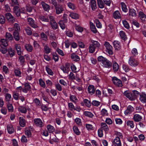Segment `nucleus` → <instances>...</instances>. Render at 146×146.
<instances>
[{"label":"nucleus","instance_id":"nucleus-1","mask_svg":"<svg viewBox=\"0 0 146 146\" xmlns=\"http://www.w3.org/2000/svg\"><path fill=\"white\" fill-rule=\"evenodd\" d=\"M48 17L52 28L54 30L57 29L58 27V25L54 20V17L52 16L48 15Z\"/></svg>","mask_w":146,"mask_h":146},{"label":"nucleus","instance_id":"nucleus-2","mask_svg":"<svg viewBox=\"0 0 146 146\" xmlns=\"http://www.w3.org/2000/svg\"><path fill=\"white\" fill-rule=\"evenodd\" d=\"M128 63L132 66H136L139 64V62L134 57L131 56L129 59Z\"/></svg>","mask_w":146,"mask_h":146},{"label":"nucleus","instance_id":"nucleus-3","mask_svg":"<svg viewBox=\"0 0 146 146\" xmlns=\"http://www.w3.org/2000/svg\"><path fill=\"white\" fill-rule=\"evenodd\" d=\"M28 24L31 27L34 28H38V26L36 22L31 17L28 18Z\"/></svg>","mask_w":146,"mask_h":146},{"label":"nucleus","instance_id":"nucleus-4","mask_svg":"<svg viewBox=\"0 0 146 146\" xmlns=\"http://www.w3.org/2000/svg\"><path fill=\"white\" fill-rule=\"evenodd\" d=\"M104 45L107 50L108 53L110 55L112 54L113 53L112 50L113 48L109 43L108 42L106 41L105 42Z\"/></svg>","mask_w":146,"mask_h":146},{"label":"nucleus","instance_id":"nucleus-5","mask_svg":"<svg viewBox=\"0 0 146 146\" xmlns=\"http://www.w3.org/2000/svg\"><path fill=\"white\" fill-rule=\"evenodd\" d=\"M124 95L128 99L131 101L135 100L136 99L133 94L132 92H130L129 91H126L124 92Z\"/></svg>","mask_w":146,"mask_h":146},{"label":"nucleus","instance_id":"nucleus-6","mask_svg":"<svg viewBox=\"0 0 146 146\" xmlns=\"http://www.w3.org/2000/svg\"><path fill=\"white\" fill-rule=\"evenodd\" d=\"M113 83L115 85L119 87H121L122 84L121 81L115 77H113L112 78Z\"/></svg>","mask_w":146,"mask_h":146},{"label":"nucleus","instance_id":"nucleus-7","mask_svg":"<svg viewBox=\"0 0 146 146\" xmlns=\"http://www.w3.org/2000/svg\"><path fill=\"white\" fill-rule=\"evenodd\" d=\"M55 13L57 15L62 13L64 11L63 6L59 4H58V5L55 7Z\"/></svg>","mask_w":146,"mask_h":146},{"label":"nucleus","instance_id":"nucleus-8","mask_svg":"<svg viewBox=\"0 0 146 146\" xmlns=\"http://www.w3.org/2000/svg\"><path fill=\"white\" fill-rule=\"evenodd\" d=\"M28 106L26 104L23 106H19L18 108L19 111L23 113H26L27 112V110L28 109Z\"/></svg>","mask_w":146,"mask_h":146},{"label":"nucleus","instance_id":"nucleus-9","mask_svg":"<svg viewBox=\"0 0 146 146\" xmlns=\"http://www.w3.org/2000/svg\"><path fill=\"white\" fill-rule=\"evenodd\" d=\"M35 125L37 126L41 127L43 126V123L41 119L35 118L34 119Z\"/></svg>","mask_w":146,"mask_h":146},{"label":"nucleus","instance_id":"nucleus-10","mask_svg":"<svg viewBox=\"0 0 146 146\" xmlns=\"http://www.w3.org/2000/svg\"><path fill=\"white\" fill-rule=\"evenodd\" d=\"M13 12L17 17H20L21 11L19 7L17 6H15L13 8Z\"/></svg>","mask_w":146,"mask_h":146},{"label":"nucleus","instance_id":"nucleus-11","mask_svg":"<svg viewBox=\"0 0 146 146\" xmlns=\"http://www.w3.org/2000/svg\"><path fill=\"white\" fill-rule=\"evenodd\" d=\"M134 110V108L132 106L129 105L127 106L126 110L124 111V113L126 115H128L133 112Z\"/></svg>","mask_w":146,"mask_h":146},{"label":"nucleus","instance_id":"nucleus-12","mask_svg":"<svg viewBox=\"0 0 146 146\" xmlns=\"http://www.w3.org/2000/svg\"><path fill=\"white\" fill-rule=\"evenodd\" d=\"M31 90V86L29 83L25 84L24 88L22 89L23 92L24 93H27L29 91Z\"/></svg>","mask_w":146,"mask_h":146},{"label":"nucleus","instance_id":"nucleus-13","mask_svg":"<svg viewBox=\"0 0 146 146\" xmlns=\"http://www.w3.org/2000/svg\"><path fill=\"white\" fill-rule=\"evenodd\" d=\"M5 16L6 19L9 21H11L13 22H15V19L14 17L10 13H6Z\"/></svg>","mask_w":146,"mask_h":146},{"label":"nucleus","instance_id":"nucleus-14","mask_svg":"<svg viewBox=\"0 0 146 146\" xmlns=\"http://www.w3.org/2000/svg\"><path fill=\"white\" fill-rule=\"evenodd\" d=\"M7 131L8 133L11 134L14 133L15 129L13 126L11 124H9L7 125Z\"/></svg>","mask_w":146,"mask_h":146},{"label":"nucleus","instance_id":"nucleus-15","mask_svg":"<svg viewBox=\"0 0 146 146\" xmlns=\"http://www.w3.org/2000/svg\"><path fill=\"white\" fill-rule=\"evenodd\" d=\"M112 64L111 62L107 59L102 65V66L105 68H110L111 67Z\"/></svg>","mask_w":146,"mask_h":146},{"label":"nucleus","instance_id":"nucleus-16","mask_svg":"<svg viewBox=\"0 0 146 146\" xmlns=\"http://www.w3.org/2000/svg\"><path fill=\"white\" fill-rule=\"evenodd\" d=\"M113 143L115 146H121L120 138L118 137H116L114 139Z\"/></svg>","mask_w":146,"mask_h":146},{"label":"nucleus","instance_id":"nucleus-17","mask_svg":"<svg viewBox=\"0 0 146 146\" xmlns=\"http://www.w3.org/2000/svg\"><path fill=\"white\" fill-rule=\"evenodd\" d=\"M139 100L142 103H146V94L142 93L139 95Z\"/></svg>","mask_w":146,"mask_h":146},{"label":"nucleus","instance_id":"nucleus-18","mask_svg":"<svg viewBox=\"0 0 146 146\" xmlns=\"http://www.w3.org/2000/svg\"><path fill=\"white\" fill-rule=\"evenodd\" d=\"M113 17L115 19H120L121 18V15L119 11L116 10L113 12Z\"/></svg>","mask_w":146,"mask_h":146},{"label":"nucleus","instance_id":"nucleus-19","mask_svg":"<svg viewBox=\"0 0 146 146\" xmlns=\"http://www.w3.org/2000/svg\"><path fill=\"white\" fill-rule=\"evenodd\" d=\"M27 123V121L22 117H19V124L22 127H24Z\"/></svg>","mask_w":146,"mask_h":146},{"label":"nucleus","instance_id":"nucleus-20","mask_svg":"<svg viewBox=\"0 0 146 146\" xmlns=\"http://www.w3.org/2000/svg\"><path fill=\"white\" fill-rule=\"evenodd\" d=\"M113 44L115 49L119 50L121 48L120 42L117 40H115L113 42Z\"/></svg>","mask_w":146,"mask_h":146},{"label":"nucleus","instance_id":"nucleus-21","mask_svg":"<svg viewBox=\"0 0 146 146\" xmlns=\"http://www.w3.org/2000/svg\"><path fill=\"white\" fill-rule=\"evenodd\" d=\"M41 4L44 10L46 11H48L50 9V6L49 5L45 3L43 1L41 2Z\"/></svg>","mask_w":146,"mask_h":146},{"label":"nucleus","instance_id":"nucleus-22","mask_svg":"<svg viewBox=\"0 0 146 146\" xmlns=\"http://www.w3.org/2000/svg\"><path fill=\"white\" fill-rule=\"evenodd\" d=\"M133 119L135 122L140 121L142 119V117L140 115L136 114L133 115Z\"/></svg>","mask_w":146,"mask_h":146},{"label":"nucleus","instance_id":"nucleus-23","mask_svg":"<svg viewBox=\"0 0 146 146\" xmlns=\"http://www.w3.org/2000/svg\"><path fill=\"white\" fill-rule=\"evenodd\" d=\"M5 101L7 103H10V101L13 100L11 95L9 94L5 95Z\"/></svg>","mask_w":146,"mask_h":146},{"label":"nucleus","instance_id":"nucleus-24","mask_svg":"<svg viewBox=\"0 0 146 146\" xmlns=\"http://www.w3.org/2000/svg\"><path fill=\"white\" fill-rule=\"evenodd\" d=\"M88 90L89 93L91 94H93L95 92V88L93 85L89 86L88 87Z\"/></svg>","mask_w":146,"mask_h":146},{"label":"nucleus","instance_id":"nucleus-25","mask_svg":"<svg viewBox=\"0 0 146 146\" xmlns=\"http://www.w3.org/2000/svg\"><path fill=\"white\" fill-rule=\"evenodd\" d=\"M101 128H100V129H102V130H104L106 132L108 131V127L105 123L104 122L102 123L101 124Z\"/></svg>","mask_w":146,"mask_h":146},{"label":"nucleus","instance_id":"nucleus-26","mask_svg":"<svg viewBox=\"0 0 146 146\" xmlns=\"http://www.w3.org/2000/svg\"><path fill=\"white\" fill-rule=\"evenodd\" d=\"M90 4L91 8L93 11L95 10L97 8L96 1L95 0H92L90 1Z\"/></svg>","mask_w":146,"mask_h":146},{"label":"nucleus","instance_id":"nucleus-27","mask_svg":"<svg viewBox=\"0 0 146 146\" xmlns=\"http://www.w3.org/2000/svg\"><path fill=\"white\" fill-rule=\"evenodd\" d=\"M136 110L137 112L143 113L144 111V108L143 106H137L136 107Z\"/></svg>","mask_w":146,"mask_h":146},{"label":"nucleus","instance_id":"nucleus-28","mask_svg":"<svg viewBox=\"0 0 146 146\" xmlns=\"http://www.w3.org/2000/svg\"><path fill=\"white\" fill-rule=\"evenodd\" d=\"M46 128L47 130L50 133H52L54 131L55 128L54 127L50 124L46 126Z\"/></svg>","mask_w":146,"mask_h":146},{"label":"nucleus","instance_id":"nucleus-29","mask_svg":"<svg viewBox=\"0 0 146 146\" xmlns=\"http://www.w3.org/2000/svg\"><path fill=\"white\" fill-rule=\"evenodd\" d=\"M129 15L133 17H135L137 16L136 11L133 9H130L129 10Z\"/></svg>","mask_w":146,"mask_h":146},{"label":"nucleus","instance_id":"nucleus-30","mask_svg":"<svg viewBox=\"0 0 146 146\" xmlns=\"http://www.w3.org/2000/svg\"><path fill=\"white\" fill-rule=\"evenodd\" d=\"M139 15L140 18L143 21H145L146 16L143 12L139 11Z\"/></svg>","mask_w":146,"mask_h":146},{"label":"nucleus","instance_id":"nucleus-31","mask_svg":"<svg viewBox=\"0 0 146 146\" xmlns=\"http://www.w3.org/2000/svg\"><path fill=\"white\" fill-rule=\"evenodd\" d=\"M44 46V51L46 54H49L51 52V49L49 47L47 44L44 45V44H43Z\"/></svg>","mask_w":146,"mask_h":146},{"label":"nucleus","instance_id":"nucleus-32","mask_svg":"<svg viewBox=\"0 0 146 146\" xmlns=\"http://www.w3.org/2000/svg\"><path fill=\"white\" fill-rule=\"evenodd\" d=\"M13 28L14 29V32H20V27L19 24L15 23L14 25Z\"/></svg>","mask_w":146,"mask_h":146},{"label":"nucleus","instance_id":"nucleus-33","mask_svg":"<svg viewBox=\"0 0 146 146\" xmlns=\"http://www.w3.org/2000/svg\"><path fill=\"white\" fill-rule=\"evenodd\" d=\"M70 101L74 103H76L78 101V99L75 95H70Z\"/></svg>","mask_w":146,"mask_h":146},{"label":"nucleus","instance_id":"nucleus-34","mask_svg":"<svg viewBox=\"0 0 146 146\" xmlns=\"http://www.w3.org/2000/svg\"><path fill=\"white\" fill-rule=\"evenodd\" d=\"M25 49L28 52H31L33 50V46L29 44H26L25 45Z\"/></svg>","mask_w":146,"mask_h":146},{"label":"nucleus","instance_id":"nucleus-35","mask_svg":"<svg viewBox=\"0 0 146 146\" xmlns=\"http://www.w3.org/2000/svg\"><path fill=\"white\" fill-rule=\"evenodd\" d=\"M33 102L35 104L36 106L38 107L41 106V102L37 98H35L33 100Z\"/></svg>","mask_w":146,"mask_h":146},{"label":"nucleus","instance_id":"nucleus-36","mask_svg":"<svg viewBox=\"0 0 146 146\" xmlns=\"http://www.w3.org/2000/svg\"><path fill=\"white\" fill-rule=\"evenodd\" d=\"M98 5L100 8L103 9L104 8L105 4L102 0H97Z\"/></svg>","mask_w":146,"mask_h":146},{"label":"nucleus","instance_id":"nucleus-37","mask_svg":"<svg viewBox=\"0 0 146 146\" xmlns=\"http://www.w3.org/2000/svg\"><path fill=\"white\" fill-rule=\"evenodd\" d=\"M5 37L8 40H11L13 39L12 35L10 33L7 32L5 34Z\"/></svg>","mask_w":146,"mask_h":146},{"label":"nucleus","instance_id":"nucleus-38","mask_svg":"<svg viewBox=\"0 0 146 146\" xmlns=\"http://www.w3.org/2000/svg\"><path fill=\"white\" fill-rule=\"evenodd\" d=\"M69 16L72 19H78L79 18V15L78 14L74 13H70L69 15Z\"/></svg>","mask_w":146,"mask_h":146},{"label":"nucleus","instance_id":"nucleus-39","mask_svg":"<svg viewBox=\"0 0 146 146\" xmlns=\"http://www.w3.org/2000/svg\"><path fill=\"white\" fill-rule=\"evenodd\" d=\"M71 58L74 61H78L80 59L79 56L74 53L71 54Z\"/></svg>","mask_w":146,"mask_h":146},{"label":"nucleus","instance_id":"nucleus-40","mask_svg":"<svg viewBox=\"0 0 146 146\" xmlns=\"http://www.w3.org/2000/svg\"><path fill=\"white\" fill-rule=\"evenodd\" d=\"M19 94L17 92L14 91L13 93V97L15 100H18L19 97Z\"/></svg>","mask_w":146,"mask_h":146},{"label":"nucleus","instance_id":"nucleus-41","mask_svg":"<svg viewBox=\"0 0 146 146\" xmlns=\"http://www.w3.org/2000/svg\"><path fill=\"white\" fill-rule=\"evenodd\" d=\"M90 25L92 31L94 33H96L97 31L95 25H94L93 23L92 22H90Z\"/></svg>","mask_w":146,"mask_h":146},{"label":"nucleus","instance_id":"nucleus-42","mask_svg":"<svg viewBox=\"0 0 146 146\" xmlns=\"http://www.w3.org/2000/svg\"><path fill=\"white\" fill-rule=\"evenodd\" d=\"M14 73L16 76L19 77L21 76V72L19 69H15Z\"/></svg>","mask_w":146,"mask_h":146},{"label":"nucleus","instance_id":"nucleus-43","mask_svg":"<svg viewBox=\"0 0 146 146\" xmlns=\"http://www.w3.org/2000/svg\"><path fill=\"white\" fill-rule=\"evenodd\" d=\"M106 59L107 58L102 56H100L98 57V61L101 63L102 65Z\"/></svg>","mask_w":146,"mask_h":146},{"label":"nucleus","instance_id":"nucleus-44","mask_svg":"<svg viewBox=\"0 0 146 146\" xmlns=\"http://www.w3.org/2000/svg\"><path fill=\"white\" fill-rule=\"evenodd\" d=\"M91 42L93 44L94 46L96 48H98L100 46V43L97 41L93 40H91Z\"/></svg>","mask_w":146,"mask_h":146},{"label":"nucleus","instance_id":"nucleus-45","mask_svg":"<svg viewBox=\"0 0 146 146\" xmlns=\"http://www.w3.org/2000/svg\"><path fill=\"white\" fill-rule=\"evenodd\" d=\"M119 35L121 38L122 39L124 40H125L127 39V37L126 35H125V33L122 31H120L119 33Z\"/></svg>","mask_w":146,"mask_h":146},{"label":"nucleus","instance_id":"nucleus-46","mask_svg":"<svg viewBox=\"0 0 146 146\" xmlns=\"http://www.w3.org/2000/svg\"><path fill=\"white\" fill-rule=\"evenodd\" d=\"M7 43V40L5 39H1L0 40V44L4 47H6L8 46Z\"/></svg>","mask_w":146,"mask_h":146},{"label":"nucleus","instance_id":"nucleus-47","mask_svg":"<svg viewBox=\"0 0 146 146\" xmlns=\"http://www.w3.org/2000/svg\"><path fill=\"white\" fill-rule=\"evenodd\" d=\"M7 108L9 112H12L13 111L14 109L13 105L10 103H7Z\"/></svg>","mask_w":146,"mask_h":146},{"label":"nucleus","instance_id":"nucleus-48","mask_svg":"<svg viewBox=\"0 0 146 146\" xmlns=\"http://www.w3.org/2000/svg\"><path fill=\"white\" fill-rule=\"evenodd\" d=\"M67 5L68 7L72 10H74L76 9V7L75 5L72 3L68 2L67 3Z\"/></svg>","mask_w":146,"mask_h":146},{"label":"nucleus","instance_id":"nucleus-49","mask_svg":"<svg viewBox=\"0 0 146 146\" xmlns=\"http://www.w3.org/2000/svg\"><path fill=\"white\" fill-rule=\"evenodd\" d=\"M121 5L123 11L125 12H127L128 11V9L125 3L124 2H121Z\"/></svg>","mask_w":146,"mask_h":146},{"label":"nucleus","instance_id":"nucleus-50","mask_svg":"<svg viewBox=\"0 0 146 146\" xmlns=\"http://www.w3.org/2000/svg\"><path fill=\"white\" fill-rule=\"evenodd\" d=\"M19 32H14L13 33L14 37L15 40L17 41H19L20 39Z\"/></svg>","mask_w":146,"mask_h":146},{"label":"nucleus","instance_id":"nucleus-51","mask_svg":"<svg viewBox=\"0 0 146 146\" xmlns=\"http://www.w3.org/2000/svg\"><path fill=\"white\" fill-rule=\"evenodd\" d=\"M73 129L74 132L77 135H79L80 133V132L78 127L76 126H74L73 127Z\"/></svg>","mask_w":146,"mask_h":146},{"label":"nucleus","instance_id":"nucleus-52","mask_svg":"<svg viewBox=\"0 0 146 146\" xmlns=\"http://www.w3.org/2000/svg\"><path fill=\"white\" fill-rule=\"evenodd\" d=\"M48 16L47 17L44 16H40L39 18L42 21L48 22L49 21V19H48Z\"/></svg>","mask_w":146,"mask_h":146},{"label":"nucleus","instance_id":"nucleus-53","mask_svg":"<svg viewBox=\"0 0 146 146\" xmlns=\"http://www.w3.org/2000/svg\"><path fill=\"white\" fill-rule=\"evenodd\" d=\"M96 48L93 44H90L89 47V52L91 53H93L95 51V49Z\"/></svg>","mask_w":146,"mask_h":146},{"label":"nucleus","instance_id":"nucleus-54","mask_svg":"<svg viewBox=\"0 0 146 146\" xmlns=\"http://www.w3.org/2000/svg\"><path fill=\"white\" fill-rule=\"evenodd\" d=\"M25 30L27 34L29 35H31L32 34V31L31 29L29 27H27L25 29Z\"/></svg>","mask_w":146,"mask_h":146},{"label":"nucleus","instance_id":"nucleus-55","mask_svg":"<svg viewBox=\"0 0 146 146\" xmlns=\"http://www.w3.org/2000/svg\"><path fill=\"white\" fill-rule=\"evenodd\" d=\"M113 70L115 71H118L119 69V65L116 62H114L113 65Z\"/></svg>","mask_w":146,"mask_h":146},{"label":"nucleus","instance_id":"nucleus-56","mask_svg":"<svg viewBox=\"0 0 146 146\" xmlns=\"http://www.w3.org/2000/svg\"><path fill=\"white\" fill-rule=\"evenodd\" d=\"M25 133L28 137H30L32 135L31 133L29 128L25 130Z\"/></svg>","mask_w":146,"mask_h":146},{"label":"nucleus","instance_id":"nucleus-57","mask_svg":"<svg viewBox=\"0 0 146 146\" xmlns=\"http://www.w3.org/2000/svg\"><path fill=\"white\" fill-rule=\"evenodd\" d=\"M45 68L48 74L51 76L53 75L54 73L51 69L47 66H46Z\"/></svg>","mask_w":146,"mask_h":146},{"label":"nucleus","instance_id":"nucleus-58","mask_svg":"<svg viewBox=\"0 0 146 146\" xmlns=\"http://www.w3.org/2000/svg\"><path fill=\"white\" fill-rule=\"evenodd\" d=\"M122 23L124 27L127 29H129V25L128 23L126 20L122 21Z\"/></svg>","mask_w":146,"mask_h":146},{"label":"nucleus","instance_id":"nucleus-59","mask_svg":"<svg viewBox=\"0 0 146 146\" xmlns=\"http://www.w3.org/2000/svg\"><path fill=\"white\" fill-rule=\"evenodd\" d=\"M8 53L11 57H13L15 55V51L11 48L8 49Z\"/></svg>","mask_w":146,"mask_h":146},{"label":"nucleus","instance_id":"nucleus-60","mask_svg":"<svg viewBox=\"0 0 146 146\" xmlns=\"http://www.w3.org/2000/svg\"><path fill=\"white\" fill-rule=\"evenodd\" d=\"M39 84L41 87L43 88H45L46 87V84L42 79H40L39 80Z\"/></svg>","mask_w":146,"mask_h":146},{"label":"nucleus","instance_id":"nucleus-61","mask_svg":"<svg viewBox=\"0 0 146 146\" xmlns=\"http://www.w3.org/2000/svg\"><path fill=\"white\" fill-rule=\"evenodd\" d=\"M127 126H130L131 128H133L134 126L133 122L131 121H128L127 122Z\"/></svg>","mask_w":146,"mask_h":146},{"label":"nucleus","instance_id":"nucleus-62","mask_svg":"<svg viewBox=\"0 0 146 146\" xmlns=\"http://www.w3.org/2000/svg\"><path fill=\"white\" fill-rule=\"evenodd\" d=\"M84 113L86 116L90 117H92L94 115L92 113L89 111H85L84 112Z\"/></svg>","mask_w":146,"mask_h":146},{"label":"nucleus","instance_id":"nucleus-63","mask_svg":"<svg viewBox=\"0 0 146 146\" xmlns=\"http://www.w3.org/2000/svg\"><path fill=\"white\" fill-rule=\"evenodd\" d=\"M19 60L20 63L22 65H24L25 62V59L23 56L20 55L19 58Z\"/></svg>","mask_w":146,"mask_h":146},{"label":"nucleus","instance_id":"nucleus-64","mask_svg":"<svg viewBox=\"0 0 146 146\" xmlns=\"http://www.w3.org/2000/svg\"><path fill=\"white\" fill-rule=\"evenodd\" d=\"M59 23L60 27L62 29H64L66 28V25L62 20L59 21Z\"/></svg>","mask_w":146,"mask_h":146}]
</instances>
